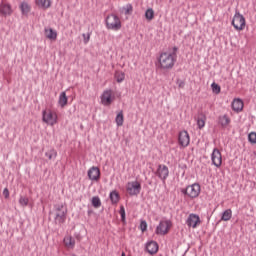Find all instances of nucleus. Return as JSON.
Instances as JSON below:
<instances>
[{
	"instance_id": "obj_37",
	"label": "nucleus",
	"mask_w": 256,
	"mask_h": 256,
	"mask_svg": "<svg viewBox=\"0 0 256 256\" xmlns=\"http://www.w3.org/2000/svg\"><path fill=\"white\" fill-rule=\"evenodd\" d=\"M82 37H83L84 45H87V43H89V41L91 39V33L82 34Z\"/></svg>"
},
{
	"instance_id": "obj_13",
	"label": "nucleus",
	"mask_w": 256,
	"mask_h": 256,
	"mask_svg": "<svg viewBox=\"0 0 256 256\" xmlns=\"http://www.w3.org/2000/svg\"><path fill=\"white\" fill-rule=\"evenodd\" d=\"M88 179H90V181H99V179H101V170L99 169V167L97 166H92L89 170H88Z\"/></svg>"
},
{
	"instance_id": "obj_5",
	"label": "nucleus",
	"mask_w": 256,
	"mask_h": 256,
	"mask_svg": "<svg viewBox=\"0 0 256 256\" xmlns=\"http://www.w3.org/2000/svg\"><path fill=\"white\" fill-rule=\"evenodd\" d=\"M57 113L53 112L51 109L43 110L42 111V121L43 123H46L47 125H57Z\"/></svg>"
},
{
	"instance_id": "obj_6",
	"label": "nucleus",
	"mask_w": 256,
	"mask_h": 256,
	"mask_svg": "<svg viewBox=\"0 0 256 256\" xmlns=\"http://www.w3.org/2000/svg\"><path fill=\"white\" fill-rule=\"evenodd\" d=\"M173 227V223H171V220H161L159 222V225L155 229L156 235H167L169 233V230Z\"/></svg>"
},
{
	"instance_id": "obj_32",
	"label": "nucleus",
	"mask_w": 256,
	"mask_h": 256,
	"mask_svg": "<svg viewBox=\"0 0 256 256\" xmlns=\"http://www.w3.org/2000/svg\"><path fill=\"white\" fill-rule=\"evenodd\" d=\"M92 205L95 209H99V207H101V198H99V196H94L92 198Z\"/></svg>"
},
{
	"instance_id": "obj_18",
	"label": "nucleus",
	"mask_w": 256,
	"mask_h": 256,
	"mask_svg": "<svg viewBox=\"0 0 256 256\" xmlns=\"http://www.w3.org/2000/svg\"><path fill=\"white\" fill-rule=\"evenodd\" d=\"M243 105V100H241V98H236L231 103V107L236 113H241V111H243Z\"/></svg>"
},
{
	"instance_id": "obj_29",
	"label": "nucleus",
	"mask_w": 256,
	"mask_h": 256,
	"mask_svg": "<svg viewBox=\"0 0 256 256\" xmlns=\"http://www.w3.org/2000/svg\"><path fill=\"white\" fill-rule=\"evenodd\" d=\"M122 11L124 15H131L133 13V4H126L125 6L122 7Z\"/></svg>"
},
{
	"instance_id": "obj_34",
	"label": "nucleus",
	"mask_w": 256,
	"mask_h": 256,
	"mask_svg": "<svg viewBox=\"0 0 256 256\" xmlns=\"http://www.w3.org/2000/svg\"><path fill=\"white\" fill-rule=\"evenodd\" d=\"M119 214H120L122 223H127L126 215H125V206L123 205L120 206Z\"/></svg>"
},
{
	"instance_id": "obj_30",
	"label": "nucleus",
	"mask_w": 256,
	"mask_h": 256,
	"mask_svg": "<svg viewBox=\"0 0 256 256\" xmlns=\"http://www.w3.org/2000/svg\"><path fill=\"white\" fill-rule=\"evenodd\" d=\"M45 157H48V159H57V150L55 148L50 149L45 153Z\"/></svg>"
},
{
	"instance_id": "obj_11",
	"label": "nucleus",
	"mask_w": 256,
	"mask_h": 256,
	"mask_svg": "<svg viewBox=\"0 0 256 256\" xmlns=\"http://www.w3.org/2000/svg\"><path fill=\"white\" fill-rule=\"evenodd\" d=\"M211 161L212 165L215 167H221L223 163V157L221 156V151H219L217 148L213 149V152L211 154Z\"/></svg>"
},
{
	"instance_id": "obj_15",
	"label": "nucleus",
	"mask_w": 256,
	"mask_h": 256,
	"mask_svg": "<svg viewBox=\"0 0 256 256\" xmlns=\"http://www.w3.org/2000/svg\"><path fill=\"white\" fill-rule=\"evenodd\" d=\"M13 15V8L9 3L0 4V17H11Z\"/></svg>"
},
{
	"instance_id": "obj_3",
	"label": "nucleus",
	"mask_w": 256,
	"mask_h": 256,
	"mask_svg": "<svg viewBox=\"0 0 256 256\" xmlns=\"http://www.w3.org/2000/svg\"><path fill=\"white\" fill-rule=\"evenodd\" d=\"M181 194L186 195L190 199H197L201 195V185L199 183L188 185L186 188L181 189Z\"/></svg>"
},
{
	"instance_id": "obj_21",
	"label": "nucleus",
	"mask_w": 256,
	"mask_h": 256,
	"mask_svg": "<svg viewBox=\"0 0 256 256\" xmlns=\"http://www.w3.org/2000/svg\"><path fill=\"white\" fill-rule=\"evenodd\" d=\"M198 129H203L205 127V121H207V116L203 112H200L197 117Z\"/></svg>"
},
{
	"instance_id": "obj_10",
	"label": "nucleus",
	"mask_w": 256,
	"mask_h": 256,
	"mask_svg": "<svg viewBox=\"0 0 256 256\" xmlns=\"http://www.w3.org/2000/svg\"><path fill=\"white\" fill-rule=\"evenodd\" d=\"M187 227H192V229H197L198 225H201V218L197 214H189L186 219Z\"/></svg>"
},
{
	"instance_id": "obj_39",
	"label": "nucleus",
	"mask_w": 256,
	"mask_h": 256,
	"mask_svg": "<svg viewBox=\"0 0 256 256\" xmlns=\"http://www.w3.org/2000/svg\"><path fill=\"white\" fill-rule=\"evenodd\" d=\"M2 193L5 197V199H9V188H4Z\"/></svg>"
},
{
	"instance_id": "obj_19",
	"label": "nucleus",
	"mask_w": 256,
	"mask_h": 256,
	"mask_svg": "<svg viewBox=\"0 0 256 256\" xmlns=\"http://www.w3.org/2000/svg\"><path fill=\"white\" fill-rule=\"evenodd\" d=\"M109 197L112 205H117V203H119V200L121 199V196L119 195V192H117V190L111 191Z\"/></svg>"
},
{
	"instance_id": "obj_24",
	"label": "nucleus",
	"mask_w": 256,
	"mask_h": 256,
	"mask_svg": "<svg viewBox=\"0 0 256 256\" xmlns=\"http://www.w3.org/2000/svg\"><path fill=\"white\" fill-rule=\"evenodd\" d=\"M36 5L41 9H49L51 7V0H36Z\"/></svg>"
},
{
	"instance_id": "obj_31",
	"label": "nucleus",
	"mask_w": 256,
	"mask_h": 256,
	"mask_svg": "<svg viewBox=\"0 0 256 256\" xmlns=\"http://www.w3.org/2000/svg\"><path fill=\"white\" fill-rule=\"evenodd\" d=\"M123 121H124L123 111H120L115 118V122L118 127H121L123 125Z\"/></svg>"
},
{
	"instance_id": "obj_33",
	"label": "nucleus",
	"mask_w": 256,
	"mask_h": 256,
	"mask_svg": "<svg viewBox=\"0 0 256 256\" xmlns=\"http://www.w3.org/2000/svg\"><path fill=\"white\" fill-rule=\"evenodd\" d=\"M211 88H212L213 93H215L216 95H219V93H221V86H219V84L213 82L211 84Z\"/></svg>"
},
{
	"instance_id": "obj_7",
	"label": "nucleus",
	"mask_w": 256,
	"mask_h": 256,
	"mask_svg": "<svg viewBox=\"0 0 256 256\" xmlns=\"http://www.w3.org/2000/svg\"><path fill=\"white\" fill-rule=\"evenodd\" d=\"M232 25L236 31H243V29H245V17L239 13V11H236L232 20Z\"/></svg>"
},
{
	"instance_id": "obj_9",
	"label": "nucleus",
	"mask_w": 256,
	"mask_h": 256,
	"mask_svg": "<svg viewBox=\"0 0 256 256\" xmlns=\"http://www.w3.org/2000/svg\"><path fill=\"white\" fill-rule=\"evenodd\" d=\"M155 175L156 177L160 178L163 183H165V181H167V177H169V167L164 164L158 165Z\"/></svg>"
},
{
	"instance_id": "obj_42",
	"label": "nucleus",
	"mask_w": 256,
	"mask_h": 256,
	"mask_svg": "<svg viewBox=\"0 0 256 256\" xmlns=\"http://www.w3.org/2000/svg\"><path fill=\"white\" fill-rule=\"evenodd\" d=\"M93 213V210H88V215H91Z\"/></svg>"
},
{
	"instance_id": "obj_26",
	"label": "nucleus",
	"mask_w": 256,
	"mask_h": 256,
	"mask_svg": "<svg viewBox=\"0 0 256 256\" xmlns=\"http://www.w3.org/2000/svg\"><path fill=\"white\" fill-rule=\"evenodd\" d=\"M231 217H233V210L226 209L221 216V221H231Z\"/></svg>"
},
{
	"instance_id": "obj_35",
	"label": "nucleus",
	"mask_w": 256,
	"mask_h": 256,
	"mask_svg": "<svg viewBox=\"0 0 256 256\" xmlns=\"http://www.w3.org/2000/svg\"><path fill=\"white\" fill-rule=\"evenodd\" d=\"M19 205H21V207H27V205H29V198L20 196Z\"/></svg>"
},
{
	"instance_id": "obj_17",
	"label": "nucleus",
	"mask_w": 256,
	"mask_h": 256,
	"mask_svg": "<svg viewBox=\"0 0 256 256\" xmlns=\"http://www.w3.org/2000/svg\"><path fill=\"white\" fill-rule=\"evenodd\" d=\"M145 249L150 255H155L159 251V244L152 240L146 244Z\"/></svg>"
},
{
	"instance_id": "obj_28",
	"label": "nucleus",
	"mask_w": 256,
	"mask_h": 256,
	"mask_svg": "<svg viewBox=\"0 0 256 256\" xmlns=\"http://www.w3.org/2000/svg\"><path fill=\"white\" fill-rule=\"evenodd\" d=\"M145 17L147 21H153V19L155 18V11L153 10V8H149L146 10Z\"/></svg>"
},
{
	"instance_id": "obj_1",
	"label": "nucleus",
	"mask_w": 256,
	"mask_h": 256,
	"mask_svg": "<svg viewBox=\"0 0 256 256\" xmlns=\"http://www.w3.org/2000/svg\"><path fill=\"white\" fill-rule=\"evenodd\" d=\"M175 63H177V54L162 52L158 58V69L162 71H171L173 67H175Z\"/></svg>"
},
{
	"instance_id": "obj_41",
	"label": "nucleus",
	"mask_w": 256,
	"mask_h": 256,
	"mask_svg": "<svg viewBox=\"0 0 256 256\" xmlns=\"http://www.w3.org/2000/svg\"><path fill=\"white\" fill-rule=\"evenodd\" d=\"M173 52H169V53H176L177 54V51H179V48L177 46H174L172 48Z\"/></svg>"
},
{
	"instance_id": "obj_27",
	"label": "nucleus",
	"mask_w": 256,
	"mask_h": 256,
	"mask_svg": "<svg viewBox=\"0 0 256 256\" xmlns=\"http://www.w3.org/2000/svg\"><path fill=\"white\" fill-rule=\"evenodd\" d=\"M114 79H116L117 83H123L125 81V72L116 71L114 74Z\"/></svg>"
},
{
	"instance_id": "obj_36",
	"label": "nucleus",
	"mask_w": 256,
	"mask_h": 256,
	"mask_svg": "<svg viewBox=\"0 0 256 256\" xmlns=\"http://www.w3.org/2000/svg\"><path fill=\"white\" fill-rule=\"evenodd\" d=\"M248 141L250 143H252L253 145H255L256 143V132H251L249 135H248Z\"/></svg>"
},
{
	"instance_id": "obj_16",
	"label": "nucleus",
	"mask_w": 256,
	"mask_h": 256,
	"mask_svg": "<svg viewBox=\"0 0 256 256\" xmlns=\"http://www.w3.org/2000/svg\"><path fill=\"white\" fill-rule=\"evenodd\" d=\"M231 124V118H229V115L224 114L218 117V125L222 127V129H227L229 125Z\"/></svg>"
},
{
	"instance_id": "obj_8",
	"label": "nucleus",
	"mask_w": 256,
	"mask_h": 256,
	"mask_svg": "<svg viewBox=\"0 0 256 256\" xmlns=\"http://www.w3.org/2000/svg\"><path fill=\"white\" fill-rule=\"evenodd\" d=\"M126 191L131 197H135L141 193V183L132 181L126 184Z\"/></svg>"
},
{
	"instance_id": "obj_22",
	"label": "nucleus",
	"mask_w": 256,
	"mask_h": 256,
	"mask_svg": "<svg viewBox=\"0 0 256 256\" xmlns=\"http://www.w3.org/2000/svg\"><path fill=\"white\" fill-rule=\"evenodd\" d=\"M20 10H21L22 15H25V17H27V15H29V13H31V6L27 2H22L20 4Z\"/></svg>"
},
{
	"instance_id": "obj_44",
	"label": "nucleus",
	"mask_w": 256,
	"mask_h": 256,
	"mask_svg": "<svg viewBox=\"0 0 256 256\" xmlns=\"http://www.w3.org/2000/svg\"><path fill=\"white\" fill-rule=\"evenodd\" d=\"M69 256H77L76 254H70Z\"/></svg>"
},
{
	"instance_id": "obj_14",
	"label": "nucleus",
	"mask_w": 256,
	"mask_h": 256,
	"mask_svg": "<svg viewBox=\"0 0 256 256\" xmlns=\"http://www.w3.org/2000/svg\"><path fill=\"white\" fill-rule=\"evenodd\" d=\"M112 95L113 91L111 89L105 90L100 97L102 105H111L113 103Z\"/></svg>"
},
{
	"instance_id": "obj_12",
	"label": "nucleus",
	"mask_w": 256,
	"mask_h": 256,
	"mask_svg": "<svg viewBox=\"0 0 256 256\" xmlns=\"http://www.w3.org/2000/svg\"><path fill=\"white\" fill-rule=\"evenodd\" d=\"M178 143L181 147H189V143H191L189 132L186 130L181 131L178 136Z\"/></svg>"
},
{
	"instance_id": "obj_4",
	"label": "nucleus",
	"mask_w": 256,
	"mask_h": 256,
	"mask_svg": "<svg viewBox=\"0 0 256 256\" xmlns=\"http://www.w3.org/2000/svg\"><path fill=\"white\" fill-rule=\"evenodd\" d=\"M106 29H110L111 31H119L122 27L121 19L117 17L115 14H110L105 19Z\"/></svg>"
},
{
	"instance_id": "obj_43",
	"label": "nucleus",
	"mask_w": 256,
	"mask_h": 256,
	"mask_svg": "<svg viewBox=\"0 0 256 256\" xmlns=\"http://www.w3.org/2000/svg\"><path fill=\"white\" fill-rule=\"evenodd\" d=\"M121 256H127V255L125 254V252H122Z\"/></svg>"
},
{
	"instance_id": "obj_38",
	"label": "nucleus",
	"mask_w": 256,
	"mask_h": 256,
	"mask_svg": "<svg viewBox=\"0 0 256 256\" xmlns=\"http://www.w3.org/2000/svg\"><path fill=\"white\" fill-rule=\"evenodd\" d=\"M140 230L142 231V233H145V231H147V221L142 220L140 222Z\"/></svg>"
},
{
	"instance_id": "obj_20",
	"label": "nucleus",
	"mask_w": 256,
	"mask_h": 256,
	"mask_svg": "<svg viewBox=\"0 0 256 256\" xmlns=\"http://www.w3.org/2000/svg\"><path fill=\"white\" fill-rule=\"evenodd\" d=\"M69 101V98L67 97V93L61 92L58 99L59 106L63 109Z\"/></svg>"
},
{
	"instance_id": "obj_23",
	"label": "nucleus",
	"mask_w": 256,
	"mask_h": 256,
	"mask_svg": "<svg viewBox=\"0 0 256 256\" xmlns=\"http://www.w3.org/2000/svg\"><path fill=\"white\" fill-rule=\"evenodd\" d=\"M45 35L47 39H51L52 41L57 39V31L53 30V28L45 29Z\"/></svg>"
},
{
	"instance_id": "obj_40",
	"label": "nucleus",
	"mask_w": 256,
	"mask_h": 256,
	"mask_svg": "<svg viewBox=\"0 0 256 256\" xmlns=\"http://www.w3.org/2000/svg\"><path fill=\"white\" fill-rule=\"evenodd\" d=\"M178 87H180V89H183V87H185V82L183 80H180L178 82Z\"/></svg>"
},
{
	"instance_id": "obj_2",
	"label": "nucleus",
	"mask_w": 256,
	"mask_h": 256,
	"mask_svg": "<svg viewBox=\"0 0 256 256\" xmlns=\"http://www.w3.org/2000/svg\"><path fill=\"white\" fill-rule=\"evenodd\" d=\"M67 206L65 204L54 205V223L55 225H63L67 221Z\"/></svg>"
},
{
	"instance_id": "obj_25",
	"label": "nucleus",
	"mask_w": 256,
	"mask_h": 256,
	"mask_svg": "<svg viewBox=\"0 0 256 256\" xmlns=\"http://www.w3.org/2000/svg\"><path fill=\"white\" fill-rule=\"evenodd\" d=\"M64 245L68 247V249H74L75 248V239L71 236L64 238Z\"/></svg>"
}]
</instances>
